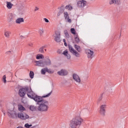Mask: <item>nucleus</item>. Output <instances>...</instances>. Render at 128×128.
I'll use <instances>...</instances> for the list:
<instances>
[{"instance_id": "49530a36", "label": "nucleus", "mask_w": 128, "mask_h": 128, "mask_svg": "<svg viewBox=\"0 0 128 128\" xmlns=\"http://www.w3.org/2000/svg\"><path fill=\"white\" fill-rule=\"evenodd\" d=\"M32 128H36V126H34Z\"/></svg>"}, {"instance_id": "e433bc0d", "label": "nucleus", "mask_w": 128, "mask_h": 128, "mask_svg": "<svg viewBox=\"0 0 128 128\" xmlns=\"http://www.w3.org/2000/svg\"><path fill=\"white\" fill-rule=\"evenodd\" d=\"M64 34L67 38H70V35L68 34V33H66Z\"/></svg>"}, {"instance_id": "2f4dec72", "label": "nucleus", "mask_w": 128, "mask_h": 128, "mask_svg": "<svg viewBox=\"0 0 128 128\" xmlns=\"http://www.w3.org/2000/svg\"><path fill=\"white\" fill-rule=\"evenodd\" d=\"M24 126H25V128H30L31 126H32V124H30L27 123V124H24Z\"/></svg>"}, {"instance_id": "7ed1b4c3", "label": "nucleus", "mask_w": 128, "mask_h": 128, "mask_svg": "<svg viewBox=\"0 0 128 128\" xmlns=\"http://www.w3.org/2000/svg\"><path fill=\"white\" fill-rule=\"evenodd\" d=\"M36 66H42L44 68L45 66H52V61L50 59L46 58L45 60H40L38 61H35Z\"/></svg>"}, {"instance_id": "4c0bfd02", "label": "nucleus", "mask_w": 128, "mask_h": 128, "mask_svg": "<svg viewBox=\"0 0 128 128\" xmlns=\"http://www.w3.org/2000/svg\"><path fill=\"white\" fill-rule=\"evenodd\" d=\"M39 8H38L36 6L34 9V12H36L37 10H38Z\"/></svg>"}, {"instance_id": "c85d7f7f", "label": "nucleus", "mask_w": 128, "mask_h": 128, "mask_svg": "<svg viewBox=\"0 0 128 128\" xmlns=\"http://www.w3.org/2000/svg\"><path fill=\"white\" fill-rule=\"evenodd\" d=\"M2 80L4 82V84H6V75H4L2 77Z\"/></svg>"}, {"instance_id": "2eb2a0df", "label": "nucleus", "mask_w": 128, "mask_h": 128, "mask_svg": "<svg viewBox=\"0 0 128 128\" xmlns=\"http://www.w3.org/2000/svg\"><path fill=\"white\" fill-rule=\"evenodd\" d=\"M10 34H12V32H10V31H6L4 33V36H5L6 38H10Z\"/></svg>"}, {"instance_id": "412c9836", "label": "nucleus", "mask_w": 128, "mask_h": 128, "mask_svg": "<svg viewBox=\"0 0 128 128\" xmlns=\"http://www.w3.org/2000/svg\"><path fill=\"white\" fill-rule=\"evenodd\" d=\"M68 48L70 52H71L72 54L74 53L76 50H74V48H72V45H70V44L68 45Z\"/></svg>"}, {"instance_id": "37998d69", "label": "nucleus", "mask_w": 128, "mask_h": 128, "mask_svg": "<svg viewBox=\"0 0 128 128\" xmlns=\"http://www.w3.org/2000/svg\"><path fill=\"white\" fill-rule=\"evenodd\" d=\"M64 44L65 46H68V44H66V42H65L64 43Z\"/></svg>"}, {"instance_id": "f257e3e1", "label": "nucleus", "mask_w": 128, "mask_h": 128, "mask_svg": "<svg viewBox=\"0 0 128 128\" xmlns=\"http://www.w3.org/2000/svg\"><path fill=\"white\" fill-rule=\"evenodd\" d=\"M52 94V90L46 95L38 96L32 92V88H30L28 86L20 88L18 92V94L21 98L27 94L28 98L34 100L36 102V104L38 105L37 108L38 110L42 112H48V101L44 98L50 96Z\"/></svg>"}, {"instance_id": "cd10ccee", "label": "nucleus", "mask_w": 128, "mask_h": 128, "mask_svg": "<svg viewBox=\"0 0 128 128\" xmlns=\"http://www.w3.org/2000/svg\"><path fill=\"white\" fill-rule=\"evenodd\" d=\"M47 72H48V74H54V70H52V69H48L47 68Z\"/></svg>"}, {"instance_id": "7c9ffc66", "label": "nucleus", "mask_w": 128, "mask_h": 128, "mask_svg": "<svg viewBox=\"0 0 128 128\" xmlns=\"http://www.w3.org/2000/svg\"><path fill=\"white\" fill-rule=\"evenodd\" d=\"M70 32L72 34H76V29H74V28H72L70 29Z\"/></svg>"}, {"instance_id": "f704fd0d", "label": "nucleus", "mask_w": 128, "mask_h": 128, "mask_svg": "<svg viewBox=\"0 0 128 128\" xmlns=\"http://www.w3.org/2000/svg\"><path fill=\"white\" fill-rule=\"evenodd\" d=\"M44 29H42L41 30H40V36H42L44 35Z\"/></svg>"}, {"instance_id": "a878e982", "label": "nucleus", "mask_w": 128, "mask_h": 128, "mask_svg": "<svg viewBox=\"0 0 128 128\" xmlns=\"http://www.w3.org/2000/svg\"><path fill=\"white\" fill-rule=\"evenodd\" d=\"M34 73L32 71H30V78H34Z\"/></svg>"}, {"instance_id": "58836bf2", "label": "nucleus", "mask_w": 128, "mask_h": 128, "mask_svg": "<svg viewBox=\"0 0 128 128\" xmlns=\"http://www.w3.org/2000/svg\"><path fill=\"white\" fill-rule=\"evenodd\" d=\"M11 52L10 51H8L6 52V54H10Z\"/></svg>"}, {"instance_id": "6ab92c4d", "label": "nucleus", "mask_w": 128, "mask_h": 128, "mask_svg": "<svg viewBox=\"0 0 128 128\" xmlns=\"http://www.w3.org/2000/svg\"><path fill=\"white\" fill-rule=\"evenodd\" d=\"M72 54L75 56H76V58H80V54L79 52H76V50Z\"/></svg>"}, {"instance_id": "dca6fc26", "label": "nucleus", "mask_w": 128, "mask_h": 128, "mask_svg": "<svg viewBox=\"0 0 128 128\" xmlns=\"http://www.w3.org/2000/svg\"><path fill=\"white\" fill-rule=\"evenodd\" d=\"M36 60H42L44 58V56L42 54H38L36 56Z\"/></svg>"}, {"instance_id": "f8f14e48", "label": "nucleus", "mask_w": 128, "mask_h": 128, "mask_svg": "<svg viewBox=\"0 0 128 128\" xmlns=\"http://www.w3.org/2000/svg\"><path fill=\"white\" fill-rule=\"evenodd\" d=\"M72 78L76 82H80V76L77 75L76 74H73Z\"/></svg>"}, {"instance_id": "c756f323", "label": "nucleus", "mask_w": 128, "mask_h": 128, "mask_svg": "<svg viewBox=\"0 0 128 128\" xmlns=\"http://www.w3.org/2000/svg\"><path fill=\"white\" fill-rule=\"evenodd\" d=\"M66 8L67 10H72V6L70 5H67L66 6Z\"/></svg>"}, {"instance_id": "ddd939ff", "label": "nucleus", "mask_w": 128, "mask_h": 128, "mask_svg": "<svg viewBox=\"0 0 128 128\" xmlns=\"http://www.w3.org/2000/svg\"><path fill=\"white\" fill-rule=\"evenodd\" d=\"M66 58H67L68 60H70V55L68 54V52L66 50L62 53Z\"/></svg>"}, {"instance_id": "4468645a", "label": "nucleus", "mask_w": 128, "mask_h": 128, "mask_svg": "<svg viewBox=\"0 0 128 128\" xmlns=\"http://www.w3.org/2000/svg\"><path fill=\"white\" fill-rule=\"evenodd\" d=\"M24 22V18H17L16 20V24H20L22 22Z\"/></svg>"}, {"instance_id": "5701e85b", "label": "nucleus", "mask_w": 128, "mask_h": 128, "mask_svg": "<svg viewBox=\"0 0 128 128\" xmlns=\"http://www.w3.org/2000/svg\"><path fill=\"white\" fill-rule=\"evenodd\" d=\"M29 108L30 110H32V112H34L36 110V106H30Z\"/></svg>"}, {"instance_id": "9d476101", "label": "nucleus", "mask_w": 128, "mask_h": 128, "mask_svg": "<svg viewBox=\"0 0 128 128\" xmlns=\"http://www.w3.org/2000/svg\"><path fill=\"white\" fill-rule=\"evenodd\" d=\"M58 74L59 76H68V72L66 70H64V69L61 70L60 71L58 72Z\"/></svg>"}, {"instance_id": "aec40b11", "label": "nucleus", "mask_w": 128, "mask_h": 128, "mask_svg": "<svg viewBox=\"0 0 128 128\" xmlns=\"http://www.w3.org/2000/svg\"><path fill=\"white\" fill-rule=\"evenodd\" d=\"M46 72H48V68H44L41 70L42 74H46Z\"/></svg>"}, {"instance_id": "72a5a7b5", "label": "nucleus", "mask_w": 128, "mask_h": 128, "mask_svg": "<svg viewBox=\"0 0 128 128\" xmlns=\"http://www.w3.org/2000/svg\"><path fill=\"white\" fill-rule=\"evenodd\" d=\"M115 4H120V0H115Z\"/></svg>"}, {"instance_id": "6e6552de", "label": "nucleus", "mask_w": 128, "mask_h": 128, "mask_svg": "<svg viewBox=\"0 0 128 128\" xmlns=\"http://www.w3.org/2000/svg\"><path fill=\"white\" fill-rule=\"evenodd\" d=\"M56 42H62V40L60 39V32H55V38L54 39Z\"/></svg>"}, {"instance_id": "393cba45", "label": "nucleus", "mask_w": 128, "mask_h": 128, "mask_svg": "<svg viewBox=\"0 0 128 128\" xmlns=\"http://www.w3.org/2000/svg\"><path fill=\"white\" fill-rule=\"evenodd\" d=\"M18 110H20V112H24V110H26V108H24L22 105H20L18 107Z\"/></svg>"}, {"instance_id": "ea45409f", "label": "nucleus", "mask_w": 128, "mask_h": 128, "mask_svg": "<svg viewBox=\"0 0 128 128\" xmlns=\"http://www.w3.org/2000/svg\"><path fill=\"white\" fill-rule=\"evenodd\" d=\"M60 14H62V12H59L58 13L57 16H60Z\"/></svg>"}, {"instance_id": "a211bd4d", "label": "nucleus", "mask_w": 128, "mask_h": 128, "mask_svg": "<svg viewBox=\"0 0 128 128\" xmlns=\"http://www.w3.org/2000/svg\"><path fill=\"white\" fill-rule=\"evenodd\" d=\"M13 19H14V15L12 14V13L9 14L8 15V20L9 22H12V20Z\"/></svg>"}, {"instance_id": "8fccbe9b", "label": "nucleus", "mask_w": 128, "mask_h": 128, "mask_svg": "<svg viewBox=\"0 0 128 128\" xmlns=\"http://www.w3.org/2000/svg\"><path fill=\"white\" fill-rule=\"evenodd\" d=\"M44 50H46V49H45Z\"/></svg>"}, {"instance_id": "39448f33", "label": "nucleus", "mask_w": 128, "mask_h": 128, "mask_svg": "<svg viewBox=\"0 0 128 128\" xmlns=\"http://www.w3.org/2000/svg\"><path fill=\"white\" fill-rule=\"evenodd\" d=\"M106 104H102L99 110V114L102 116H106Z\"/></svg>"}, {"instance_id": "f3484780", "label": "nucleus", "mask_w": 128, "mask_h": 128, "mask_svg": "<svg viewBox=\"0 0 128 128\" xmlns=\"http://www.w3.org/2000/svg\"><path fill=\"white\" fill-rule=\"evenodd\" d=\"M13 6H14V4H12V2H6V7L9 10H10V8H12Z\"/></svg>"}, {"instance_id": "0eeeda50", "label": "nucleus", "mask_w": 128, "mask_h": 128, "mask_svg": "<svg viewBox=\"0 0 128 128\" xmlns=\"http://www.w3.org/2000/svg\"><path fill=\"white\" fill-rule=\"evenodd\" d=\"M18 118H20V120H28V118H30V116L28 115V114H25L24 115L22 112H19L17 114Z\"/></svg>"}, {"instance_id": "9b49d317", "label": "nucleus", "mask_w": 128, "mask_h": 128, "mask_svg": "<svg viewBox=\"0 0 128 128\" xmlns=\"http://www.w3.org/2000/svg\"><path fill=\"white\" fill-rule=\"evenodd\" d=\"M64 18L66 20H67L70 24L72 23V19L70 18V16H68V13L67 12H64Z\"/></svg>"}, {"instance_id": "4be33fe9", "label": "nucleus", "mask_w": 128, "mask_h": 128, "mask_svg": "<svg viewBox=\"0 0 128 128\" xmlns=\"http://www.w3.org/2000/svg\"><path fill=\"white\" fill-rule=\"evenodd\" d=\"M74 48L78 51V52H80V46H78L77 44H74Z\"/></svg>"}, {"instance_id": "09e8293b", "label": "nucleus", "mask_w": 128, "mask_h": 128, "mask_svg": "<svg viewBox=\"0 0 128 128\" xmlns=\"http://www.w3.org/2000/svg\"><path fill=\"white\" fill-rule=\"evenodd\" d=\"M2 106V104H0V108Z\"/></svg>"}, {"instance_id": "bb28decb", "label": "nucleus", "mask_w": 128, "mask_h": 128, "mask_svg": "<svg viewBox=\"0 0 128 128\" xmlns=\"http://www.w3.org/2000/svg\"><path fill=\"white\" fill-rule=\"evenodd\" d=\"M75 42L76 44H80V38H78V36L76 35L75 37Z\"/></svg>"}, {"instance_id": "473e14b6", "label": "nucleus", "mask_w": 128, "mask_h": 128, "mask_svg": "<svg viewBox=\"0 0 128 128\" xmlns=\"http://www.w3.org/2000/svg\"><path fill=\"white\" fill-rule=\"evenodd\" d=\"M109 4H116V0H110L109 2Z\"/></svg>"}, {"instance_id": "3c124183", "label": "nucleus", "mask_w": 128, "mask_h": 128, "mask_svg": "<svg viewBox=\"0 0 128 128\" xmlns=\"http://www.w3.org/2000/svg\"><path fill=\"white\" fill-rule=\"evenodd\" d=\"M119 38H120V37Z\"/></svg>"}, {"instance_id": "a18cd8bd", "label": "nucleus", "mask_w": 128, "mask_h": 128, "mask_svg": "<svg viewBox=\"0 0 128 128\" xmlns=\"http://www.w3.org/2000/svg\"><path fill=\"white\" fill-rule=\"evenodd\" d=\"M63 42H64H64H66V39H63Z\"/></svg>"}, {"instance_id": "603ef678", "label": "nucleus", "mask_w": 128, "mask_h": 128, "mask_svg": "<svg viewBox=\"0 0 128 128\" xmlns=\"http://www.w3.org/2000/svg\"><path fill=\"white\" fill-rule=\"evenodd\" d=\"M22 36H21V38H22Z\"/></svg>"}, {"instance_id": "c03bdc74", "label": "nucleus", "mask_w": 128, "mask_h": 128, "mask_svg": "<svg viewBox=\"0 0 128 128\" xmlns=\"http://www.w3.org/2000/svg\"><path fill=\"white\" fill-rule=\"evenodd\" d=\"M104 94H101V97L100 98V100H102V95Z\"/></svg>"}, {"instance_id": "c9c22d12", "label": "nucleus", "mask_w": 128, "mask_h": 128, "mask_svg": "<svg viewBox=\"0 0 128 128\" xmlns=\"http://www.w3.org/2000/svg\"><path fill=\"white\" fill-rule=\"evenodd\" d=\"M44 20L45 22H49L50 21L48 20L46 18H44Z\"/></svg>"}, {"instance_id": "20e7f679", "label": "nucleus", "mask_w": 128, "mask_h": 128, "mask_svg": "<svg viewBox=\"0 0 128 128\" xmlns=\"http://www.w3.org/2000/svg\"><path fill=\"white\" fill-rule=\"evenodd\" d=\"M7 114L10 118H18V114L14 110H8Z\"/></svg>"}, {"instance_id": "a19ab883", "label": "nucleus", "mask_w": 128, "mask_h": 128, "mask_svg": "<svg viewBox=\"0 0 128 128\" xmlns=\"http://www.w3.org/2000/svg\"><path fill=\"white\" fill-rule=\"evenodd\" d=\"M2 112H3L4 116H6V111L2 110Z\"/></svg>"}, {"instance_id": "f03ea898", "label": "nucleus", "mask_w": 128, "mask_h": 128, "mask_svg": "<svg viewBox=\"0 0 128 128\" xmlns=\"http://www.w3.org/2000/svg\"><path fill=\"white\" fill-rule=\"evenodd\" d=\"M84 122V119L82 118L80 114L76 116L70 120L69 126L70 128H80L82 124Z\"/></svg>"}, {"instance_id": "de8ad7c7", "label": "nucleus", "mask_w": 128, "mask_h": 128, "mask_svg": "<svg viewBox=\"0 0 128 128\" xmlns=\"http://www.w3.org/2000/svg\"><path fill=\"white\" fill-rule=\"evenodd\" d=\"M30 46H32V44H31L30 45Z\"/></svg>"}, {"instance_id": "1a4fd4ad", "label": "nucleus", "mask_w": 128, "mask_h": 128, "mask_svg": "<svg viewBox=\"0 0 128 128\" xmlns=\"http://www.w3.org/2000/svg\"><path fill=\"white\" fill-rule=\"evenodd\" d=\"M87 54H88V58H94V52L92 51V50L90 49H87L86 50Z\"/></svg>"}, {"instance_id": "79ce46f5", "label": "nucleus", "mask_w": 128, "mask_h": 128, "mask_svg": "<svg viewBox=\"0 0 128 128\" xmlns=\"http://www.w3.org/2000/svg\"><path fill=\"white\" fill-rule=\"evenodd\" d=\"M64 34H68V30H65L64 31Z\"/></svg>"}, {"instance_id": "423d86ee", "label": "nucleus", "mask_w": 128, "mask_h": 128, "mask_svg": "<svg viewBox=\"0 0 128 128\" xmlns=\"http://www.w3.org/2000/svg\"><path fill=\"white\" fill-rule=\"evenodd\" d=\"M76 4L78 8H82L86 6V1L84 0H79L77 2Z\"/></svg>"}, {"instance_id": "b1692460", "label": "nucleus", "mask_w": 128, "mask_h": 128, "mask_svg": "<svg viewBox=\"0 0 128 128\" xmlns=\"http://www.w3.org/2000/svg\"><path fill=\"white\" fill-rule=\"evenodd\" d=\"M44 48H46V46H43L41 47L39 49L40 52L41 54H44Z\"/></svg>"}]
</instances>
